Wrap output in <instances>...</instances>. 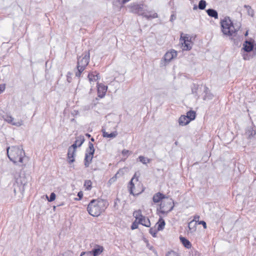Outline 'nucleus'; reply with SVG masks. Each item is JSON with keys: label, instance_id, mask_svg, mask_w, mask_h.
Wrapping results in <instances>:
<instances>
[{"label": "nucleus", "instance_id": "nucleus-33", "mask_svg": "<svg viewBox=\"0 0 256 256\" xmlns=\"http://www.w3.org/2000/svg\"><path fill=\"white\" fill-rule=\"evenodd\" d=\"M158 230H156V229L154 228H150V233L152 236L154 237H156V234H157V232H158Z\"/></svg>", "mask_w": 256, "mask_h": 256}, {"label": "nucleus", "instance_id": "nucleus-3", "mask_svg": "<svg viewBox=\"0 0 256 256\" xmlns=\"http://www.w3.org/2000/svg\"><path fill=\"white\" fill-rule=\"evenodd\" d=\"M130 10L132 12L142 16L148 20L156 18L158 16L156 12L149 10L148 6L144 4H132Z\"/></svg>", "mask_w": 256, "mask_h": 256}, {"label": "nucleus", "instance_id": "nucleus-22", "mask_svg": "<svg viewBox=\"0 0 256 256\" xmlns=\"http://www.w3.org/2000/svg\"><path fill=\"white\" fill-rule=\"evenodd\" d=\"M206 12L210 16L216 19L218 18V14L216 10L210 8L206 10Z\"/></svg>", "mask_w": 256, "mask_h": 256}, {"label": "nucleus", "instance_id": "nucleus-54", "mask_svg": "<svg viewBox=\"0 0 256 256\" xmlns=\"http://www.w3.org/2000/svg\"><path fill=\"white\" fill-rule=\"evenodd\" d=\"M64 204L63 202L61 203L60 204H59L57 206H63Z\"/></svg>", "mask_w": 256, "mask_h": 256}, {"label": "nucleus", "instance_id": "nucleus-18", "mask_svg": "<svg viewBox=\"0 0 256 256\" xmlns=\"http://www.w3.org/2000/svg\"><path fill=\"white\" fill-rule=\"evenodd\" d=\"M72 150V148H68V158L69 163H72L74 162V156L76 152L74 150Z\"/></svg>", "mask_w": 256, "mask_h": 256}, {"label": "nucleus", "instance_id": "nucleus-49", "mask_svg": "<svg viewBox=\"0 0 256 256\" xmlns=\"http://www.w3.org/2000/svg\"><path fill=\"white\" fill-rule=\"evenodd\" d=\"M200 218V216H194V220L196 221L197 220H198Z\"/></svg>", "mask_w": 256, "mask_h": 256}, {"label": "nucleus", "instance_id": "nucleus-55", "mask_svg": "<svg viewBox=\"0 0 256 256\" xmlns=\"http://www.w3.org/2000/svg\"><path fill=\"white\" fill-rule=\"evenodd\" d=\"M193 8H194V10H196L197 9V6L196 5L194 6Z\"/></svg>", "mask_w": 256, "mask_h": 256}, {"label": "nucleus", "instance_id": "nucleus-28", "mask_svg": "<svg viewBox=\"0 0 256 256\" xmlns=\"http://www.w3.org/2000/svg\"><path fill=\"white\" fill-rule=\"evenodd\" d=\"M140 161L144 164H146L150 162V160L144 156H140L138 157Z\"/></svg>", "mask_w": 256, "mask_h": 256}, {"label": "nucleus", "instance_id": "nucleus-53", "mask_svg": "<svg viewBox=\"0 0 256 256\" xmlns=\"http://www.w3.org/2000/svg\"><path fill=\"white\" fill-rule=\"evenodd\" d=\"M86 136L88 138L90 137V134H86Z\"/></svg>", "mask_w": 256, "mask_h": 256}, {"label": "nucleus", "instance_id": "nucleus-41", "mask_svg": "<svg viewBox=\"0 0 256 256\" xmlns=\"http://www.w3.org/2000/svg\"><path fill=\"white\" fill-rule=\"evenodd\" d=\"M6 86L4 84H0V94L4 91Z\"/></svg>", "mask_w": 256, "mask_h": 256}, {"label": "nucleus", "instance_id": "nucleus-20", "mask_svg": "<svg viewBox=\"0 0 256 256\" xmlns=\"http://www.w3.org/2000/svg\"><path fill=\"white\" fill-rule=\"evenodd\" d=\"M103 251L102 246H98L95 248H94L90 253H92L94 256H98Z\"/></svg>", "mask_w": 256, "mask_h": 256}, {"label": "nucleus", "instance_id": "nucleus-27", "mask_svg": "<svg viewBox=\"0 0 256 256\" xmlns=\"http://www.w3.org/2000/svg\"><path fill=\"white\" fill-rule=\"evenodd\" d=\"M186 116H188V118H190V122L195 118L196 112L194 111L190 110L187 112Z\"/></svg>", "mask_w": 256, "mask_h": 256}, {"label": "nucleus", "instance_id": "nucleus-43", "mask_svg": "<svg viewBox=\"0 0 256 256\" xmlns=\"http://www.w3.org/2000/svg\"><path fill=\"white\" fill-rule=\"evenodd\" d=\"M176 19V16L174 14H172L170 16V21L171 22H172L174 20Z\"/></svg>", "mask_w": 256, "mask_h": 256}, {"label": "nucleus", "instance_id": "nucleus-36", "mask_svg": "<svg viewBox=\"0 0 256 256\" xmlns=\"http://www.w3.org/2000/svg\"><path fill=\"white\" fill-rule=\"evenodd\" d=\"M166 256H179V255L177 252L174 251H171L168 252Z\"/></svg>", "mask_w": 256, "mask_h": 256}, {"label": "nucleus", "instance_id": "nucleus-26", "mask_svg": "<svg viewBox=\"0 0 256 256\" xmlns=\"http://www.w3.org/2000/svg\"><path fill=\"white\" fill-rule=\"evenodd\" d=\"M134 216L139 222L144 216L142 215V211L140 210H135L133 213Z\"/></svg>", "mask_w": 256, "mask_h": 256}, {"label": "nucleus", "instance_id": "nucleus-57", "mask_svg": "<svg viewBox=\"0 0 256 256\" xmlns=\"http://www.w3.org/2000/svg\"><path fill=\"white\" fill-rule=\"evenodd\" d=\"M192 93H195V92H196V90H194L192 88Z\"/></svg>", "mask_w": 256, "mask_h": 256}, {"label": "nucleus", "instance_id": "nucleus-48", "mask_svg": "<svg viewBox=\"0 0 256 256\" xmlns=\"http://www.w3.org/2000/svg\"><path fill=\"white\" fill-rule=\"evenodd\" d=\"M116 177H112L109 180V182L112 183L116 181Z\"/></svg>", "mask_w": 256, "mask_h": 256}, {"label": "nucleus", "instance_id": "nucleus-29", "mask_svg": "<svg viewBox=\"0 0 256 256\" xmlns=\"http://www.w3.org/2000/svg\"><path fill=\"white\" fill-rule=\"evenodd\" d=\"M248 134V138H251L256 134V132L252 128H249L247 130L246 132Z\"/></svg>", "mask_w": 256, "mask_h": 256}, {"label": "nucleus", "instance_id": "nucleus-2", "mask_svg": "<svg viewBox=\"0 0 256 256\" xmlns=\"http://www.w3.org/2000/svg\"><path fill=\"white\" fill-rule=\"evenodd\" d=\"M108 202L104 200H92L89 203L87 210L90 214L98 216L108 206Z\"/></svg>", "mask_w": 256, "mask_h": 256}, {"label": "nucleus", "instance_id": "nucleus-17", "mask_svg": "<svg viewBox=\"0 0 256 256\" xmlns=\"http://www.w3.org/2000/svg\"><path fill=\"white\" fill-rule=\"evenodd\" d=\"M88 77L90 83H92V82H96L98 78H100V76H98V74H96V72H92L89 73L88 76Z\"/></svg>", "mask_w": 256, "mask_h": 256}, {"label": "nucleus", "instance_id": "nucleus-38", "mask_svg": "<svg viewBox=\"0 0 256 256\" xmlns=\"http://www.w3.org/2000/svg\"><path fill=\"white\" fill-rule=\"evenodd\" d=\"M79 142L77 143V146H80L84 142V138H80Z\"/></svg>", "mask_w": 256, "mask_h": 256}, {"label": "nucleus", "instance_id": "nucleus-31", "mask_svg": "<svg viewBox=\"0 0 256 256\" xmlns=\"http://www.w3.org/2000/svg\"><path fill=\"white\" fill-rule=\"evenodd\" d=\"M92 182L90 180H86L84 182V186L86 190H90L92 188Z\"/></svg>", "mask_w": 256, "mask_h": 256}, {"label": "nucleus", "instance_id": "nucleus-16", "mask_svg": "<svg viewBox=\"0 0 256 256\" xmlns=\"http://www.w3.org/2000/svg\"><path fill=\"white\" fill-rule=\"evenodd\" d=\"M190 122V118H188L186 116H182L178 119V124L182 126H186Z\"/></svg>", "mask_w": 256, "mask_h": 256}, {"label": "nucleus", "instance_id": "nucleus-4", "mask_svg": "<svg viewBox=\"0 0 256 256\" xmlns=\"http://www.w3.org/2000/svg\"><path fill=\"white\" fill-rule=\"evenodd\" d=\"M7 155L10 160L14 163L23 162L25 152L20 146H12L6 148Z\"/></svg>", "mask_w": 256, "mask_h": 256}, {"label": "nucleus", "instance_id": "nucleus-11", "mask_svg": "<svg viewBox=\"0 0 256 256\" xmlns=\"http://www.w3.org/2000/svg\"><path fill=\"white\" fill-rule=\"evenodd\" d=\"M177 56V52L172 50L170 52H168L164 56V60L166 62H169L172 59Z\"/></svg>", "mask_w": 256, "mask_h": 256}, {"label": "nucleus", "instance_id": "nucleus-10", "mask_svg": "<svg viewBox=\"0 0 256 256\" xmlns=\"http://www.w3.org/2000/svg\"><path fill=\"white\" fill-rule=\"evenodd\" d=\"M180 40L184 50H187L191 49L192 44L190 43V36L186 34L184 37H182L181 36Z\"/></svg>", "mask_w": 256, "mask_h": 256}, {"label": "nucleus", "instance_id": "nucleus-45", "mask_svg": "<svg viewBox=\"0 0 256 256\" xmlns=\"http://www.w3.org/2000/svg\"><path fill=\"white\" fill-rule=\"evenodd\" d=\"M243 58L244 60H249L250 59V58L248 54H244L243 55Z\"/></svg>", "mask_w": 256, "mask_h": 256}, {"label": "nucleus", "instance_id": "nucleus-34", "mask_svg": "<svg viewBox=\"0 0 256 256\" xmlns=\"http://www.w3.org/2000/svg\"><path fill=\"white\" fill-rule=\"evenodd\" d=\"M79 142L78 140H76L75 142L72 144L68 148H72V150H74L76 152V150L78 146L77 143Z\"/></svg>", "mask_w": 256, "mask_h": 256}, {"label": "nucleus", "instance_id": "nucleus-6", "mask_svg": "<svg viewBox=\"0 0 256 256\" xmlns=\"http://www.w3.org/2000/svg\"><path fill=\"white\" fill-rule=\"evenodd\" d=\"M14 179L13 186L14 193H16V192H20L21 194H23L25 190V186L28 183L26 176L16 175Z\"/></svg>", "mask_w": 256, "mask_h": 256}, {"label": "nucleus", "instance_id": "nucleus-5", "mask_svg": "<svg viewBox=\"0 0 256 256\" xmlns=\"http://www.w3.org/2000/svg\"><path fill=\"white\" fill-rule=\"evenodd\" d=\"M90 58V52H86L82 56L78 57L76 70L75 72L76 76L80 78L82 73L84 70L88 65Z\"/></svg>", "mask_w": 256, "mask_h": 256}, {"label": "nucleus", "instance_id": "nucleus-32", "mask_svg": "<svg viewBox=\"0 0 256 256\" xmlns=\"http://www.w3.org/2000/svg\"><path fill=\"white\" fill-rule=\"evenodd\" d=\"M56 194L54 192H52L50 194V198H48V196H46V198L48 199V201L50 202L54 201L56 198Z\"/></svg>", "mask_w": 256, "mask_h": 256}, {"label": "nucleus", "instance_id": "nucleus-14", "mask_svg": "<svg viewBox=\"0 0 256 256\" xmlns=\"http://www.w3.org/2000/svg\"><path fill=\"white\" fill-rule=\"evenodd\" d=\"M254 48V42H252L246 40L243 44L242 49L246 52H250Z\"/></svg>", "mask_w": 256, "mask_h": 256}, {"label": "nucleus", "instance_id": "nucleus-42", "mask_svg": "<svg viewBox=\"0 0 256 256\" xmlns=\"http://www.w3.org/2000/svg\"><path fill=\"white\" fill-rule=\"evenodd\" d=\"M72 74L70 72H68L67 74V80L68 82H71L72 78L70 77Z\"/></svg>", "mask_w": 256, "mask_h": 256}, {"label": "nucleus", "instance_id": "nucleus-25", "mask_svg": "<svg viewBox=\"0 0 256 256\" xmlns=\"http://www.w3.org/2000/svg\"><path fill=\"white\" fill-rule=\"evenodd\" d=\"M157 224H158V230H162L165 226V222L163 218H160Z\"/></svg>", "mask_w": 256, "mask_h": 256}, {"label": "nucleus", "instance_id": "nucleus-1", "mask_svg": "<svg viewBox=\"0 0 256 256\" xmlns=\"http://www.w3.org/2000/svg\"><path fill=\"white\" fill-rule=\"evenodd\" d=\"M222 31L224 34L228 36L238 45L240 37L238 36V32L240 28V24H234L229 17H225L220 20Z\"/></svg>", "mask_w": 256, "mask_h": 256}, {"label": "nucleus", "instance_id": "nucleus-21", "mask_svg": "<svg viewBox=\"0 0 256 256\" xmlns=\"http://www.w3.org/2000/svg\"><path fill=\"white\" fill-rule=\"evenodd\" d=\"M138 222L146 227H150V222L149 219L145 216H143Z\"/></svg>", "mask_w": 256, "mask_h": 256}, {"label": "nucleus", "instance_id": "nucleus-60", "mask_svg": "<svg viewBox=\"0 0 256 256\" xmlns=\"http://www.w3.org/2000/svg\"><path fill=\"white\" fill-rule=\"evenodd\" d=\"M12 122H14V120H12Z\"/></svg>", "mask_w": 256, "mask_h": 256}, {"label": "nucleus", "instance_id": "nucleus-13", "mask_svg": "<svg viewBox=\"0 0 256 256\" xmlns=\"http://www.w3.org/2000/svg\"><path fill=\"white\" fill-rule=\"evenodd\" d=\"M97 86L98 96L102 98L105 96L108 87L102 84H98Z\"/></svg>", "mask_w": 256, "mask_h": 256}, {"label": "nucleus", "instance_id": "nucleus-61", "mask_svg": "<svg viewBox=\"0 0 256 256\" xmlns=\"http://www.w3.org/2000/svg\"><path fill=\"white\" fill-rule=\"evenodd\" d=\"M177 143H178V142H175V144H177Z\"/></svg>", "mask_w": 256, "mask_h": 256}, {"label": "nucleus", "instance_id": "nucleus-39", "mask_svg": "<svg viewBox=\"0 0 256 256\" xmlns=\"http://www.w3.org/2000/svg\"><path fill=\"white\" fill-rule=\"evenodd\" d=\"M192 222H191L188 224V228H189L191 232H193L194 231L196 230V228H194V227L193 228H192L191 225H192Z\"/></svg>", "mask_w": 256, "mask_h": 256}, {"label": "nucleus", "instance_id": "nucleus-30", "mask_svg": "<svg viewBox=\"0 0 256 256\" xmlns=\"http://www.w3.org/2000/svg\"><path fill=\"white\" fill-rule=\"evenodd\" d=\"M206 2L204 0H200L198 3V8L200 10H204L206 6Z\"/></svg>", "mask_w": 256, "mask_h": 256}, {"label": "nucleus", "instance_id": "nucleus-58", "mask_svg": "<svg viewBox=\"0 0 256 256\" xmlns=\"http://www.w3.org/2000/svg\"><path fill=\"white\" fill-rule=\"evenodd\" d=\"M90 140H91L92 142H94V139L93 138H91Z\"/></svg>", "mask_w": 256, "mask_h": 256}, {"label": "nucleus", "instance_id": "nucleus-47", "mask_svg": "<svg viewBox=\"0 0 256 256\" xmlns=\"http://www.w3.org/2000/svg\"><path fill=\"white\" fill-rule=\"evenodd\" d=\"M147 246H148V248L150 250H153V252H155L154 250V248H153V246H150V244H147Z\"/></svg>", "mask_w": 256, "mask_h": 256}, {"label": "nucleus", "instance_id": "nucleus-8", "mask_svg": "<svg viewBox=\"0 0 256 256\" xmlns=\"http://www.w3.org/2000/svg\"><path fill=\"white\" fill-rule=\"evenodd\" d=\"M94 144L91 142H89L88 143V148L86 150V152L85 154L84 158V166L86 167H88L90 164L91 163L92 159L94 156Z\"/></svg>", "mask_w": 256, "mask_h": 256}, {"label": "nucleus", "instance_id": "nucleus-9", "mask_svg": "<svg viewBox=\"0 0 256 256\" xmlns=\"http://www.w3.org/2000/svg\"><path fill=\"white\" fill-rule=\"evenodd\" d=\"M136 183H138V177L136 176V174L135 173L134 176L131 179L130 182V186H129V190L130 191V193L133 195H136L140 193V192H138L136 190L135 188V184Z\"/></svg>", "mask_w": 256, "mask_h": 256}, {"label": "nucleus", "instance_id": "nucleus-7", "mask_svg": "<svg viewBox=\"0 0 256 256\" xmlns=\"http://www.w3.org/2000/svg\"><path fill=\"white\" fill-rule=\"evenodd\" d=\"M174 202L172 198H166L162 201L160 204V212L164 214H167L174 208Z\"/></svg>", "mask_w": 256, "mask_h": 256}, {"label": "nucleus", "instance_id": "nucleus-56", "mask_svg": "<svg viewBox=\"0 0 256 256\" xmlns=\"http://www.w3.org/2000/svg\"><path fill=\"white\" fill-rule=\"evenodd\" d=\"M248 30L245 33V36H247L248 35Z\"/></svg>", "mask_w": 256, "mask_h": 256}, {"label": "nucleus", "instance_id": "nucleus-44", "mask_svg": "<svg viewBox=\"0 0 256 256\" xmlns=\"http://www.w3.org/2000/svg\"><path fill=\"white\" fill-rule=\"evenodd\" d=\"M199 224H202L204 228H206V224L204 221V220L200 221L199 222Z\"/></svg>", "mask_w": 256, "mask_h": 256}, {"label": "nucleus", "instance_id": "nucleus-52", "mask_svg": "<svg viewBox=\"0 0 256 256\" xmlns=\"http://www.w3.org/2000/svg\"><path fill=\"white\" fill-rule=\"evenodd\" d=\"M78 196L80 198H81V197L82 196V194H81V192H79L78 193Z\"/></svg>", "mask_w": 256, "mask_h": 256}, {"label": "nucleus", "instance_id": "nucleus-24", "mask_svg": "<svg viewBox=\"0 0 256 256\" xmlns=\"http://www.w3.org/2000/svg\"><path fill=\"white\" fill-rule=\"evenodd\" d=\"M180 240L182 244L186 248H189L191 247L192 244L190 242L184 237L180 236Z\"/></svg>", "mask_w": 256, "mask_h": 256}, {"label": "nucleus", "instance_id": "nucleus-50", "mask_svg": "<svg viewBox=\"0 0 256 256\" xmlns=\"http://www.w3.org/2000/svg\"><path fill=\"white\" fill-rule=\"evenodd\" d=\"M90 253V252H87V254H89ZM86 254V252H82L80 255V256H82L83 255L85 254Z\"/></svg>", "mask_w": 256, "mask_h": 256}, {"label": "nucleus", "instance_id": "nucleus-19", "mask_svg": "<svg viewBox=\"0 0 256 256\" xmlns=\"http://www.w3.org/2000/svg\"><path fill=\"white\" fill-rule=\"evenodd\" d=\"M102 136L104 138H114L116 137V136L118 135V132L116 131L108 134L106 131V130L104 129V128H102Z\"/></svg>", "mask_w": 256, "mask_h": 256}, {"label": "nucleus", "instance_id": "nucleus-12", "mask_svg": "<svg viewBox=\"0 0 256 256\" xmlns=\"http://www.w3.org/2000/svg\"><path fill=\"white\" fill-rule=\"evenodd\" d=\"M4 120L8 122V124H12L13 126H20L23 124V121L22 120H20L16 122H12V120H14V118H12L11 116L7 115L4 118Z\"/></svg>", "mask_w": 256, "mask_h": 256}, {"label": "nucleus", "instance_id": "nucleus-46", "mask_svg": "<svg viewBox=\"0 0 256 256\" xmlns=\"http://www.w3.org/2000/svg\"><path fill=\"white\" fill-rule=\"evenodd\" d=\"M137 228V224H135L134 222L131 226V228L132 230H134Z\"/></svg>", "mask_w": 256, "mask_h": 256}, {"label": "nucleus", "instance_id": "nucleus-37", "mask_svg": "<svg viewBox=\"0 0 256 256\" xmlns=\"http://www.w3.org/2000/svg\"><path fill=\"white\" fill-rule=\"evenodd\" d=\"M130 152L129 150H124L122 151V154L124 156H126V157L128 156V154H129Z\"/></svg>", "mask_w": 256, "mask_h": 256}, {"label": "nucleus", "instance_id": "nucleus-51", "mask_svg": "<svg viewBox=\"0 0 256 256\" xmlns=\"http://www.w3.org/2000/svg\"><path fill=\"white\" fill-rule=\"evenodd\" d=\"M119 174V172H118L116 174L115 176H114V177H116V180L118 176V174Z\"/></svg>", "mask_w": 256, "mask_h": 256}, {"label": "nucleus", "instance_id": "nucleus-59", "mask_svg": "<svg viewBox=\"0 0 256 256\" xmlns=\"http://www.w3.org/2000/svg\"><path fill=\"white\" fill-rule=\"evenodd\" d=\"M56 206H54V210H55V209H56Z\"/></svg>", "mask_w": 256, "mask_h": 256}, {"label": "nucleus", "instance_id": "nucleus-40", "mask_svg": "<svg viewBox=\"0 0 256 256\" xmlns=\"http://www.w3.org/2000/svg\"><path fill=\"white\" fill-rule=\"evenodd\" d=\"M118 202H120V200L118 198H116L114 202V208L116 209H118Z\"/></svg>", "mask_w": 256, "mask_h": 256}, {"label": "nucleus", "instance_id": "nucleus-23", "mask_svg": "<svg viewBox=\"0 0 256 256\" xmlns=\"http://www.w3.org/2000/svg\"><path fill=\"white\" fill-rule=\"evenodd\" d=\"M205 94L204 96V100H210L212 98L213 95L210 92L208 88L206 87L204 88Z\"/></svg>", "mask_w": 256, "mask_h": 256}, {"label": "nucleus", "instance_id": "nucleus-35", "mask_svg": "<svg viewBox=\"0 0 256 256\" xmlns=\"http://www.w3.org/2000/svg\"><path fill=\"white\" fill-rule=\"evenodd\" d=\"M244 8H246L248 10V14L249 15L252 16L254 12L252 10L251 8L249 6L244 5Z\"/></svg>", "mask_w": 256, "mask_h": 256}, {"label": "nucleus", "instance_id": "nucleus-15", "mask_svg": "<svg viewBox=\"0 0 256 256\" xmlns=\"http://www.w3.org/2000/svg\"><path fill=\"white\" fill-rule=\"evenodd\" d=\"M166 198L162 193L158 192L154 194L152 198V200L154 203L159 202L161 200H165Z\"/></svg>", "mask_w": 256, "mask_h": 256}]
</instances>
